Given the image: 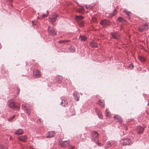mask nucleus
I'll use <instances>...</instances> for the list:
<instances>
[{
  "label": "nucleus",
  "instance_id": "nucleus-1",
  "mask_svg": "<svg viewBox=\"0 0 149 149\" xmlns=\"http://www.w3.org/2000/svg\"><path fill=\"white\" fill-rule=\"evenodd\" d=\"M120 143L123 146L129 145L132 143L131 140L128 138L123 139L120 141Z\"/></svg>",
  "mask_w": 149,
  "mask_h": 149
},
{
  "label": "nucleus",
  "instance_id": "nucleus-2",
  "mask_svg": "<svg viewBox=\"0 0 149 149\" xmlns=\"http://www.w3.org/2000/svg\"><path fill=\"white\" fill-rule=\"evenodd\" d=\"M58 15L55 13H52L51 17H49V20L52 23H54L56 20Z\"/></svg>",
  "mask_w": 149,
  "mask_h": 149
},
{
  "label": "nucleus",
  "instance_id": "nucleus-3",
  "mask_svg": "<svg viewBox=\"0 0 149 149\" xmlns=\"http://www.w3.org/2000/svg\"><path fill=\"white\" fill-rule=\"evenodd\" d=\"M8 105L9 107L13 109L18 110L19 109V107L18 106L15 105L14 103L11 101H9L8 103Z\"/></svg>",
  "mask_w": 149,
  "mask_h": 149
},
{
  "label": "nucleus",
  "instance_id": "nucleus-4",
  "mask_svg": "<svg viewBox=\"0 0 149 149\" xmlns=\"http://www.w3.org/2000/svg\"><path fill=\"white\" fill-rule=\"evenodd\" d=\"M17 138L18 140L23 142H26L27 139V137L26 135H22L18 136Z\"/></svg>",
  "mask_w": 149,
  "mask_h": 149
},
{
  "label": "nucleus",
  "instance_id": "nucleus-5",
  "mask_svg": "<svg viewBox=\"0 0 149 149\" xmlns=\"http://www.w3.org/2000/svg\"><path fill=\"white\" fill-rule=\"evenodd\" d=\"M70 141H62L60 142L59 145L62 147H66L70 144Z\"/></svg>",
  "mask_w": 149,
  "mask_h": 149
},
{
  "label": "nucleus",
  "instance_id": "nucleus-6",
  "mask_svg": "<svg viewBox=\"0 0 149 149\" xmlns=\"http://www.w3.org/2000/svg\"><path fill=\"white\" fill-rule=\"evenodd\" d=\"M148 29V25L146 23L139 26L138 28V30L140 32H142L145 30H146Z\"/></svg>",
  "mask_w": 149,
  "mask_h": 149
},
{
  "label": "nucleus",
  "instance_id": "nucleus-7",
  "mask_svg": "<svg viewBox=\"0 0 149 149\" xmlns=\"http://www.w3.org/2000/svg\"><path fill=\"white\" fill-rule=\"evenodd\" d=\"M33 75L36 78H38L41 77V74L40 71L35 69L33 70Z\"/></svg>",
  "mask_w": 149,
  "mask_h": 149
},
{
  "label": "nucleus",
  "instance_id": "nucleus-8",
  "mask_svg": "<svg viewBox=\"0 0 149 149\" xmlns=\"http://www.w3.org/2000/svg\"><path fill=\"white\" fill-rule=\"evenodd\" d=\"M100 24L103 26L106 27L110 25V22L109 21L106 19H105L102 21L100 22Z\"/></svg>",
  "mask_w": 149,
  "mask_h": 149
},
{
  "label": "nucleus",
  "instance_id": "nucleus-9",
  "mask_svg": "<svg viewBox=\"0 0 149 149\" xmlns=\"http://www.w3.org/2000/svg\"><path fill=\"white\" fill-rule=\"evenodd\" d=\"M144 130V128L141 126L137 127L136 129L137 133L139 134H142Z\"/></svg>",
  "mask_w": 149,
  "mask_h": 149
},
{
  "label": "nucleus",
  "instance_id": "nucleus-10",
  "mask_svg": "<svg viewBox=\"0 0 149 149\" xmlns=\"http://www.w3.org/2000/svg\"><path fill=\"white\" fill-rule=\"evenodd\" d=\"M114 118L115 121L116 122L119 123H121L122 122L121 117L118 115H115Z\"/></svg>",
  "mask_w": 149,
  "mask_h": 149
},
{
  "label": "nucleus",
  "instance_id": "nucleus-11",
  "mask_svg": "<svg viewBox=\"0 0 149 149\" xmlns=\"http://www.w3.org/2000/svg\"><path fill=\"white\" fill-rule=\"evenodd\" d=\"M24 132L23 130L21 129L17 130L15 132V134L18 135L23 134Z\"/></svg>",
  "mask_w": 149,
  "mask_h": 149
},
{
  "label": "nucleus",
  "instance_id": "nucleus-12",
  "mask_svg": "<svg viewBox=\"0 0 149 149\" xmlns=\"http://www.w3.org/2000/svg\"><path fill=\"white\" fill-rule=\"evenodd\" d=\"M111 34L112 37L115 39H117L119 38V34L118 33H112Z\"/></svg>",
  "mask_w": 149,
  "mask_h": 149
},
{
  "label": "nucleus",
  "instance_id": "nucleus-13",
  "mask_svg": "<svg viewBox=\"0 0 149 149\" xmlns=\"http://www.w3.org/2000/svg\"><path fill=\"white\" fill-rule=\"evenodd\" d=\"M55 135V133L54 132H49L48 135L46 136V138H51L53 137Z\"/></svg>",
  "mask_w": 149,
  "mask_h": 149
},
{
  "label": "nucleus",
  "instance_id": "nucleus-14",
  "mask_svg": "<svg viewBox=\"0 0 149 149\" xmlns=\"http://www.w3.org/2000/svg\"><path fill=\"white\" fill-rule=\"evenodd\" d=\"M68 101L66 100L63 99L62 100L61 104L63 106L66 107L68 105Z\"/></svg>",
  "mask_w": 149,
  "mask_h": 149
},
{
  "label": "nucleus",
  "instance_id": "nucleus-15",
  "mask_svg": "<svg viewBox=\"0 0 149 149\" xmlns=\"http://www.w3.org/2000/svg\"><path fill=\"white\" fill-rule=\"evenodd\" d=\"M91 135L93 138H97L98 134L97 131H93L92 132Z\"/></svg>",
  "mask_w": 149,
  "mask_h": 149
},
{
  "label": "nucleus",
  "instance_id": "nucleus-16",
  "mask_svg": "<svg viewBox=\"0 0 149 149\" xmlns=\"http://www.w3.org/2000/svg\"><path fill=\"white\" fill-rule=\"evenodd\" d=\"M79 38L81 41H86L87 38V37L86 36L84 35H80Z\"/></svg>",
  "mask_w": 149,
  "mask_h": 149
},
{
  "label": "nucleus",
  "instance_id": "nucleus-17",
  "mask_svg": "<svg viewBox=\"0 0 149 149\" xmlns=\"http://www.w3.org/2000/svg\"><path fill=\"white\" fill-rule=\"evenodd\" d=\"M48 31L53 35H54L56 34V33L55 32V31H54V30L53 29H52V28L50 27L48 28Z\"/></svg>",
  "mask_w": 149,
  "mask_h": 149
},
{
  "label": "nucleus",
  "instance_id": "nucleus-18",
  "mask_svg": "<svg viewBox=\"0 0 149 149\" xmlns=\"http://www.w3.org/2000/svg\"><path fill=\"white\" fill-rule=\"evenodd\" d=\"M90 45L91 46L94 47H98L97 44L93 40L90 43Z\"/></svg>",
  "mask_w": 149,
  "mask_h": 149
},
{
  "label": "nucleus",
  "instance_id": "nucleus-19",
  "mask_svg": "<svg viewBox=\"0 0 149 149\" xmlns=\"http://www.w3.org/2000/svg\"><path fill=\"white\" fill-rule=\"evenodd\" d=\"M22 108L24 110L25 112L27 113H28L30 111V110L29 109H27L26 108V107L25 105H24L22 104Z\"/></svg>",
  "mask_w": 149,
  "mask_h": 149
},
{
  "label": "nucleus",
  "instance_id": "nucleus-20",
  "mask_svg": "<svg viewBox=\"0 0 149 149\" xmlns=\"http://www.w3.org/2000/svg\"><path fill=\"white\" fill-rule=\"evenodd\" d=\"M84 18V17L81 16H76L75 17V19L79 22L80 21H81V20Z\"/></svg>",
  "mask_w": 149,
  "mask_h": 149
},
{
  "label": "nucleus",
  "instance_id": "nucleus-21",
  "mask_svg": "<svg viewBox=\"0 0 149 149\" xmlns=\"http://www.w3.org/2000/svg\"><path fill=\"white\" fill-rule=\"evenodd\" d=\"M98 104L101 106L102 107H105L104 104L103 102V101L101 100H100Z\"/></svg>",
  "mask_w": 149,
  "mask_h": 149
},
{
  "label": "nucleus",
  "instance_id": "nucleus-22",
  "mask_svg": "<svg viewBox=\"0 0 149 149\" xmlns=\"http://www.w3.org/2000/svg\"><path fill=\"white\" fill-rule=\"evenodd\" d=\"M69 49L70 52H74L75 50V48L73 46H71Z\"/></svg>",
  "mask_w": 149,
  "mask_h": 149
},
{
  "label": "nucleus",
  "instance_id": "nucleus-23",
  "mask_svg": "<svg viewBox=\"0 0 149 149\" xmlns=\"http://www.w3.org/2000/svg\"><path fill=\"white\" fill-rule=\"evenodd\" d=\"M78 23L79 24V26L80 27H83L84 25V22L82 20L79 21V22H78Z\"/></svg>",
  "mask_w": 149,
  "mask_h": 149
},
{
  "label": "nucleus",
  "instance_id": "nucleus-24",
  "mask_svg": "<svg viewBox=\"0 0 149 149\" xmlns=\"http://www.w3.org/2000/svg\"><path fill=\"white\" fill-rule=\"evenodd\" d=\"M139 59L142 62H143L146 60L145 58L143 56L139 57Z\"/></svg>",
  "mask_w": 149,
  "mask_h": 149
},
{
  "label": "nucleus",
  "instance_id": "nucleus-25",
  "mask_svg": "<svg viewBox=\"0 0 149 149\" xmlns=\"http://www.w3.org/2000/svg\"><path fill=\"white\" fill-rule=\"evenodd\" d=\"M70 40H61L59 41L58 42L59 43H63L66 42H70Z\"/></svg>",
  "mask_w": 149,
  "mask_h": 149
},
{
  "label": "nucleus",
  "instance_id": "nucleus-26",
  "mask_svg": "<svg viewBox=\"0 0 149 149\" xmlns=\"http://www.w3.org/2000/svg\"><path fill=\"white\" fill-rule=\"evenodd\" d=\"M0 149H8V148L6 146L2 145H0Z\"/></svg>",
  "mask_w": 149,
  "mask_h": 149
},
{
  "label": "nucleus",
  "instance_id": "nucleus-27",
  "mask_svg": "<svg viewBox=\"0 0 149 149\" xmlns=\"http://www.w3.org/2000/svg\"><path fill=\"white\" fill-rule=\"evenodd\" d=\"M15 115H14L13 116H12L10 117L8 119V120L9 122H10L12 121V120L14 119L15 118Z\"/></svg>",
  "mask_w": 149,
  "mask_h": 149
},
{
  "label": "nucleus",
  "instance_id": "nucleus-28",
  "mask_svg": "<svg viewBox=\"0 0 149 149\" xmlns=\"http://www.w3.org/2000/svg\"><path fill=\"white\" fill-rule=\"evenodd\" d=\"M105 113L106 116H109L110 115V113L108 109L105 110Z\"/></svg>",
  "mask_w": 149,
  "mask_h": 149
},
{
  "label": "nucleus",
  "instance_id": "nucleus-29",
  "mask_svg": "<svg viewBox=\"0 0 149 149\" xmlns=\"http://www.w3.org/2000/svg\"><path fill=\"white\" fill-rule=\"evenodd\" d=\"M117 10L116 9H115L114 10L113 12V13H111V17H112L114 15H115L116 13Z\"/></svg>",
  "mask_w": 149,
  "mask_h": 149
},
{
  "label": "nucleus",
  "instance_id": "nucleus-30",
  "mask_svg": "<svg viewBox=\"0 0 149 149\" xmlns=\"http://www.w3.org/2000/svg\"><path fill=\"white\" fill-rule=\"evenodd\" d=\"M118 20L120 22H123L124 21V19L121 17H119L118 18Z\"/></svg>",
  "mask_w": 149,
  "mask_h": 149
},
{
  "label": "nucleus",
  "instance_id": "nucleus-31",
  "mask_svg": "<svg viewBox=\"0 0 149 149\" xmlns=\"http://www.w3.org/2000/svg\"><path fill=\"white\" fill-rule=\"evenodd\" d=\"M47 14H42V18H45V17H47V15H48V11H47Z\"/></svg>",
  "mask_w": 149,
  "mask_h": 149
},
{
  "label": "nucleus",
  "instance_id": "nucleus-32",
  "mask_svg": "<svg viewBox=\"0 0 149 149\" xmlns=\"http://www.w3.org/2000/svg\"><path fill=\"white\" fill-rule=\"evenodd\" d=\"M78 92H75L73 94V96L75 98H76V97L78 95Z\"/></svg>",
  "mask_w": 149,
  "mask_h": 149
},
{
  "label": "nucleus",
  "instance_id": "nucleus-33",
  "mask_svg": "<svg viewBox=\"0 0 149 149\" xmlns=\"http://www.w3.org/2000/svg\"><path fill=\"white\" fill-rule=\"evenodd\" d=\"M97 115L98 116L99 118L100 119H102L103 118V116L100 113H97Z\"/></svg>",
  "mask_w": 149,
  "mask_h": 149
},
{
  "label": "nucleus",
  "instance_id": "nucleus-34",
  "mask_svg": "<svg viewBox=\"0 0 149 149\" xmlns=\"http://www.w3.org/2000/svg\"><path fill=\"white\" fill-rule=\"evenodd\" d=\"M124 12L126 13V14L128 16H130L131 14L130 12L126 10H125Z\"/></svg>",
  "mask_w": 149,
  "mask_h": 149
},
{
  "label": "nucleus",
  "instance_id": "nucleus-35",
  "mask_svg": "<svg viewBox=\"0 0 149 149\" xmlns=\"http://www.w3.org/2000/svg\"><path fill=\"white\" fill-rule=\"evenodd\" d=\"M107 145L108 147H110L111 146L110 141H107Z\"/></svg>",
  "mask_w": 149,
  "mask_h": 149
},
{
  "label": "nucleus",
  "instance_id": "nucleus-36",
  "mask_svg": "<svg viewBox=\"0 0 149 149\" xmlns=\"http://www.w3.org/2000/svg\"><path fill=\"white\" fill-rule=\"evenodd\" d=\"M128 68H130L131 69H133V64H130L128 66Z\"/></svg>",
  "mask_w": 149,
  "mask_h": 149
},
{
  "label": "nucleus",
  "instance_id": "nucleus-37",
  "mask_svg": "<svg viewBox=\"0 0 149 149\" xmlns=\"http://www.w3.org/2000/svg\"><path fill=\"white\" fill-rule=\"evenodd\" d=\"M76 98H77V99H76V100L77 101H78L79 100V97H78V96H77V97H76Z\"/></svg>",
  "mask_w": 149,
  "mask_h": 149
},
{
  "label": "nucleus",
  "instance_id": "nucleus-38",
  "mask_svg": "<svg viewBox=\"0 0 149 149\" xmlns=\"http://www.w3.org/2000/svg\"><path fill=\"white\" fill-rule=\"evenodd\" d=\"M74 148V146H71L70 147L69 149H73Z\"/></svg>",
  "mask_w": 149,
  "mask_h": 149
},
{
  "label": "nucleus",
  "instance_id": "nucleus-39",
  "mask_svg": "<svg viewBox=\"0 0 149 149\" xmlns=\"http://www.w3.org/2000/svg\"><path fill=\"white\" fill-rule=\"evenodd\" d=\"M81 11H83L84 10V8H81Z\"/></svg>",
  "mask_w": 149,
  "mask_h": 149
},
{
  "label": "nucleus",
  "instance_id": "nucleus-40",
  "mask_svg": "<svg viewBox=\"0 0 149 149\" xmlns=\"http://www.w3.org/2000/svg\"><path fill=\"white\" fill-rule=\"evenodd\" d=\"M86 8L87 9H89V7H88L87 5L86 6Z\"/></svg>",
  "mask_w": 149,
  "mask_h": 149
},
{
  "label": "nucleus",
  "instance_id": "nucleus-41",
  "mask_svg": "<svg viewBox=\"0 0 149 149\" xmlns=\"http://www.w3.org/2000/svg\"><path fill=\"white\" fill-rule=\"evenodd\" d=\"M97 144L99 145V146H100L101 145V143H97Z\"/></svg>",
  "mask_w": 149,
  "mask_h": 149
},
{
  "label": "nucleus",
  "instance_id": "nucleus-42",
  "mask_svg": "<svg viewBox=\"0 0 149 149\" xmlns=\"http://www.w3.org/2000/svg\"><path fill=\"white\" fill-rule=\"evenodd\" d=\"M8 1H10V2H11L13 1V0H8Z\"/></svg>",
  "mask_w": 149,
  "mask_h": 149
},
{
  "label": "nucleus",
  "instance_id": "nucleus-43",
  "mask_svg": "<svg viewBox=\"0 0 149 149\" xmlns=\"http://www.w3.org/2000/svg\"><path fill=\"white\" fill-rule=\"evenodd\" d=\"M60 82H61V81H58V83H60Z\"/></svg>",
  "mask_w": 149,
  "mask_h": 149
},
{
  "label": "nucleus",
  "instance_id": "nucleus-44",
  "mask_svg": "<svg viewBox=\"0 0 149 149\" xmlns=\"http://www.w3.org/2000/svg\"><path fill=\"white\" fill-rule=\"evenodd\" d=\"M59 77L61 79V77Z\"/></svg>",
  "mask_w": 149,
  "mask_h": 149
},
{
  "label": "nucleus",
  "instance_id": "nucleus-45",
  "mask_svg": "<svg viewBox=\"0 0 149 149\" xmlns=\"http://www.w3.org/2000/svg\"><path fill=\"white\" fill-rule=\"evenodd\" d=\"M39 18H40L39 17H38L37 18V19H39Z\"/></svg>",
  "mask_w": 149,
  "mask_h": 149
},
{
  "label": "nucleus",
  "instance_id": "nucleus-46",
  "mask_svg": "<svg viewBox=\"0 0 149 149\" xmlns=\"http://www.w3.org/2000/svg\"><path fill=\"white\" fill-rule=\"evenodd\" d=\"M148 106H149V103H148Z\"/></svg>",
  "mask_w": 149,
  "mask_h": 149
},
{
  "label": "nucleus",
  "instance_id": "nucleus-47",
  "mask_svg": "<svg viewBox=\"0 0 149 149\" xmlns=\"http://www.w3.org/2000/svg\"><path fill=\"white\" fill-rule=\"evenodd\" d=\"M80 93L81 94V95H82V93Z\"/></svg>",
  "mask_w": 149,
  "mask_h": 149
},
{
  "label": "nucleus",
  "instance_id": "nucleus-48",
  "mask_svg": "<svg viewBox=\"0 0 149 149\" xmlns=\"http://www.w3.org/2000/svg\"><path fill=\"white\" fill-rule=\"evenodd\" d=\"M148 37L149 38V36H148Z\"/></svg>",
  "mask_w": 149,
  "mask_h": 149
}]
</instances>
